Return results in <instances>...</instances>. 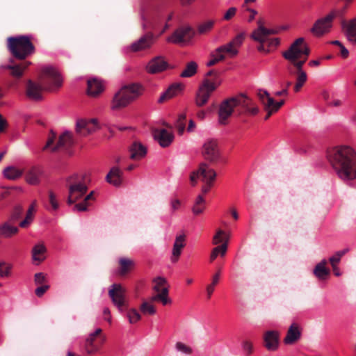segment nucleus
Segmentation results:
<instances>
[{"instance_id": "f257e3e1", "label": "nucleus", "mask_w": 356, "mask_h": 356, "mask_svg": "<svg viewBox=\"0 0 356 356\" xmlns=\"http://www.w3.org/2000/svg\"><path fill=\"white\" fill-rule=\"evenodd\" d=\"M8 49L14 58L20 60L15 61L13 58L9 60V63L2 67L10 71L12 76L16 79L21 78L24 72L31 64L25 59L35 53V47L29 35H19L10 37L7 39Z\"/></svg>"}, {"instance_id": "f03ea898", "label": "nucleus", "mask_w": 356, "mask_h": 356, "mask_svg": "<svg viewBox=\"0 0 356 356\" xmlns=\"http://www.w3.org/2000/svg\"><path fill=\"white\" fill-rule=\"evenodd\" d=\"M327 159L337 176L343 181L356 178V152L350 146H338L327 151Z\"/></svg>"}, {"instance_id": "7ed1b4c3", "label": "nucleus", "mask_w": 356, "mask_h": 356, "mask_svg": "<svg viewBox=\"0 0 356 356\" xmlns=\"http://www.w3.org/2000/svg\"><path fill=\"white\" fill-rule=\"evenodd\" d=\"M39 82L28 81L26 94L29 99L35 101L41 100L43 90L52 92L57 90L61 87L63 80L59 73L54 68L47 67L42 70Z\"/></svg>"}, {"instance_id": "20e7f679", "label": "nucleus", "mask_w": 356, "mask_h": 356, "mask_svg": "<svg viewBox=\"0 0 356 356\" xmlns=\"http://www.w3.org/2000/svg\"><path fill=\"white\" fill-rule=\"evenodd\" d=\"M143 86L136 83L122 86L113 95L111 109L116 111L128 106L143 95Z\"/></svg>"}, {"instance_id": "39448f33", "label": "nucleus", "mask_w": 356, "mask_h": 356, "mask_svg": "<svg viewBox=\"0 0 356 356\" xmlns=\"http://www.w3.org/2000/svg\"><path fill=\"white\" fill-rule=\"evenodd\" d=\"M90 179L87 174H75L66 179L68 188L67 203L68 205L75 204L86 194Z\"/></svg>"}, {"instance_id": "423d86ee", "label": "nucleus", "mask_w": 356, "mask_h": 356, "mask_svg": "<svg viewBox=\"0 0 356 356\" xmlns=\"http://www.w3.org/2000/svg\"><path fill=\"white\" fill-rule=\"evenodd\" d=\"M309 49L305 43L303 38L296 40L289 49L282 53L283 57L290 61L296 72L303 71L302 66L309 55Z\"/></svg>"}, {"instance_id": "0eeeda50", "label": "nucleus", "mask_w": 356, "mask_h": 356, "mask_svg": "<svg viewBox=\"0 0 356 356\" xmlns=\"http://www.w3.org/2000/svg\"><path fill=\"white\" fill-rule=\"evenodd\" d=\"M216 175V171L211 168L207 163H202L200 164L198 169L191 174L190 180L192 185L195 186L197 179L201 178V180L204 183V185L202 187V192L207 194L213 186Z\"/></svg>"}, {"instance_id": "6e6552de", "label": "nucleus", "mask_w": 356, "mask_h": 356, "mask_svg": "<svg viewBox=\"0 0 356 356\" xmlns=\"http://www.w3.org/2000/svg\"><path fill=\"white\" fill-rule=\"evenodd\" d=\"M245 101L243 95L225 99L220 104L218 111L219 122L221 124H226L234 109L239 114L240 106H247Z\"/></svg>"}, {"instance_id": "1a4fd4ad", "label": "nucleus", "mask_w": 356, "mask_h": 356, "mask_svg": "<svg viewBox=\"0 0 356 356\" xmlns=\"http://www.w3.org/2000/svg\"><path fill=\"white\" fill-rule=\"evenodd\" d=\"M56 138V134L51 131L46 145L43 147V150L50 149L51 152H55L60 149H67L71 147L74 144L72 133L69 131H65L63 134L59 136L58 140L56 145H54Z\"/></svg>"}, {"instance_id": "9d476101", "label": "nucleus", "mask_w": 356, "mask_h": 356, "mask_svg": "<svg viewBox=\"0 0 356 356\" xmlns=\"http://www.w3.org/2000/svg\"><path fill=\"white\" fill-rule=\"evenodd\" d=\"M154 286L152 287L155 294L152 296V302H161L163 305H169L172 302L168 296L169 289L167 280L163 277H157L153 280Z\"/></svg>"}, {"instance_id": "9b49d317", "label": "nucleus", "mask_w": 356, "mask_h": 356, "mask_svg": "<svg viewBox=\"0 0 356 356\" xmlns=\"http://www.w3.org/2000/svg\"><path fill=\"white\" fill-rule=\"evenodd\" d=\"M218 84L216 82L209 80L208 78L204 79L195 95V103L196 106L202 107L207 104L212 92L216 90Z\"/></svg>"}, {"instance_id": "f8f14e48", "label": "nucleus", "mask_w": 356, "mask_h": 356, "mask_svg": "<svg viewBox=\"0 0 356 356\" xmlns=\"http://www.w3.org/2000/svg\"><path fill=\"white\" fill-rule=\"evenodd\" d=\"M108 296L113 305L118 307L120 312H122L124 308H128L127 289L120 284H113L108 291Z\"/></svg>"}, {"instance_id": "ddd939ff", "label": "nucleus", "mask_w": 356, "mask_h": 356, "mask_svg": "<svg viewBox=\"0 0 356 356\" xmlns=\"http://www.w3.org/2000/svg\"><path fill=\"white\" fill-rule=\"evenodd\" d=\"M143 29L156 30L161 23L160 14L155 10L146 6L141 10Z\"/></svg>"}, {"instance_id": "4468645a", "label": "nucleus", "mask_w": 356, "mask_h": 356, "mask_svg": "<svg viewBox=\"0 0 356 356\" xmlns=\"http://www.w3.org/2000/svg\"><path fill=\"white\" fill-rule=\"evenodd\" d=\"M202 155L211 163H216L220 159L218 143L215 139H209L203 145Z\"/></svg>"}, {"instance_id": "2eb2a0df", "label": "nucleus", "mask_w": 356, "mask_h": 356, "mask_svg": "<svg viewBox=\"0 0 356 356\" xmlns=\"http://www.w3.org/2000/svg\"><path fill=\"white\" fill-rule=\"evenodd\" d=\"M335 17L336 14L332 12L325 17L318 19L311 29V32L316 36H321L329 32L332 26V21Z\"/></svg>"}, {"instance_id": "dca6fc26", "label": "nucleus", "mask_w": 356, "mask_h": 356, "mask_svg": "<svg viewBox=\"0 0 356 356\" xmlns=\"http://www.w3.org/2000/svg\"><path fill=\"white\" fill-rule=\"evenodd\" d=\"M154 42V35L152 32L148 31L130 45V50L134 52H138L148 49L151 48Z\"/></svg>"}, {"instance_id": "f3484780", "label": "nucleus", "mask_w": 356, "mask_h": 356, "mask_svg": "<svg viewBox=\"0 0 356 356\" xmlns=\"http://www.w3.org/2000/svg\"><path fill=\"white\" fill-rule=\"evenodd\" d=\"M102 332V329L98 328L94 332L91 333L86 339L84 348L88 354L93 355L99 350L101 344L104 342V339L98 343L97 342V337L100 335Z\"/></svg>"}, {"instance_id": "a211bd4d", "label": "nucleus", "mask_w": 356, "mask_h": 356, "mask_svg": "<svg viewBox=\"0 0 356 356\" xmlns=\"http://www.w3.org/2000/svg\"><path fill=\"white\" fill-rule=\"evenodd\" d=\"M99 128L96 119L80 120L76 123V132L81 136H86Z\"/></svg>"}, {"instance_id": "6ab92c4d", "label": "nucleus", "mask_w": 356, "mask_h": 356, "mask_svg": "<svg viewBox=\"0 0 356 356\" xmlns=\"http://www.w3.org/2000/svg\"><path fill=\"white\" fill-rule=\"evenodd\" d=\"M129 158L134 161H140L143 159L147 153V149L139 140L133 141L128 147Z\"/></svg>"}, {"instance_id": "aec40b11", "label": "nucleus", "mask_w": 356, "mask_h": 356, "mask_svg": "<svg viewBox=\"0 0 356 356\" xmlns=\"http://www.w3.org/2000/svg\"><path fill=\"white\" fill-rule=\"evenodd\" d=\"M257 29L254 30L251 34V38L254 41L261 42L265 36H270V35L278 33L277 29L266 28L261 19L257 21Z\"/></svg>"}, {"instance_id": "412c9836", "label": "nucleus", "mask_w": 356, "mask_h": 356, "mask_svg": "<svg viewBox=\"0 0 356 356\" xmlns=\"http://www.w3.org/2000/svg\"><path fill=\"white\" fill-rule=\"evenodd\" d=\"M154 140H156L162 147H168L174 140V135L164 129H154L152 131Z\"/></svg>"}, {"instance_id": "4be33fe9", "label": "nucleus", "mask_w": 356, "mask_h": 356, "mask_svg": "<svg viewBox=\"0 0 356 356\" xmlns=\"http://www.w3.org/2000/svg\"><path fill=\"white\" fill-rule=\"evenodd\" d=\"M342 31L346 39L352 44H356V17L348 21L341 22Z\"/></svg>"}, {"instance_id": "5701e85b", "label": "nucleus", "mask_w": 356, "mask_h": 356, "mask_svg": "<svg viewBox=\"0 0 356 356\" xmlns=\"http://www.w3.org/2000/svg\"><path fill=\"white\" fill-rule=\"evenodd\" d=\"M193 35L191 28L181 27L174 32L168 40L173 43L184 42L189 40Z\"/></svg>"}, {"instance_id": "b1692460", "label": "nucleus", "mask_w": 356, "mask_h": 356, "mask_svg": "<svg viewBox=\"0 0 356 356\" xmlns=\"http://www.w3.org/2000/svg\"><path fill=\"white\" fill-rule=\"evenodd\" d=\"M264 346L268 350L275 351L279 346V332L275 330H268L264 334Z\"/></svg>"}, {"instance_id": "393cba45", "label": "nucleus", "mask_w": 356, "mask_h": 356, "mask_svg": "<svg viewBox=\"0 0 356 356\" xmlns=\"http://www.w3.org/2000/svg\"><path fill=\"white\" fill-rule=\"evenodd\" d=\"M301 337V328L296 323H293L289 327L286 335L284 339V343L286 345H292L296 343Z\"/></svg>"}, {"instance_id": "a878e982", "label": "nucleus", "mask_w": 356, "mask_h": 356, "mask_svg": "<svg viewBox=\"0 0 356 356\" xmlns=\"http://www.w3.org/2000/svg\"><path fill=\"white\" fill-rule=\"evenodd\" d=\"M167 67L168 63L163 58L156 56L149 62L147 66V70L151 74H155L165 70Z\"/></svg>"}, {"instance_id": "bb28decb", "label": "nucleus", "mask_w": 356, "mask_h": 356, "mask_svg": "<svg viewBox=\"0 0 356 356\" xmlns=\"http://www.w3.org/2000/svg\"><path fill=\"white\" fill-rule=\"evenodd\" d=\"M186 236L184 234L177 236L172 248L171 261L176 263L181 254L182 249L185 247Z\"/></svg>"}, {"instance_id": "cd10ccee", "label": "nucleus", "mask_w": 356, "mask_h": 356, "mask_svg": "<svg viewBox=\"0 0 356 356\" xmlns=\"http://www.w3.org/2000/svg\"><path fill=\"white\" fill-rule=\"evenodd\" d=\"M122 174L118 167H113L106 176V181L114 186H120L122 181Z\"/></svg>"}, {"instance_id": "c85d7f7f", "label": "nucleus", "mask_w": 356, "mask_h": 356, "mask_svg": "<svg viewBox=\"0 0 356 356\" xmlns=\"http://www.w3.org/2000/svg\"><path fill=\"white\" fill-rule=\"evenodd\" d=\"M183 85L181 83H174L171 85L159 97V103H163L171 98L177 95L182 90Z\"/></svg>"}, {"instance_id": "c756f323", "label": "nucleus", "mask_w": 356, "mask_h": 356, "mask_svg": "<svg viewBox=\"0 0 356 356\" xmlns=\"http://www.w3.org/2000/svg\"><path fill=\"white\" fill-rule=\"evenodd\" d=\"M290 74L296 76V82L293 86L295 92L300 90L307 80V75L305 71L296 72L292 67L288 68Z\"/></svg>"}, {"instance_id": "7c9ffc66", "label": "nucleus", "mask_w": 356, "mask_h": 356, "mask_svg": "<svg viewBox=\"0 0 356 356\" xmlns=\"http://www.w3.org/2000/svg\"><path fill=\"white\" fill-rule=\"evenodd\" d=\"M104 90V86L101 81L97 79H92L88 81V94L92 97H96Z\"/></svg>"}, {"instance_id": "2f4dec72", "label": "nucleus", "mask_w": 356, "mask_h": 356, "mask_svg": "<svg viewBox=\"0 0 356 356\" xmlns=\"http://www.w3.org/2000/svg\"><path fill=\"white\" fill-rule=\"evenodd\" d=\"M119 270L118 274L120 276L126 275L135 266L134 260L127 258L121 257L119 259Z\"/></svg>"}, {"instance_id": "473e14b6", "label": "nucleus", "mask_w": 356, "mask_h": 356, "mask_svg": "<svg viewBox=\"0 0 356 356\" xmlns=\"http://www.w3.org/2000/svg\"><path fill=\"white\" fill-rule=\"evenodd\" d=\"M257 95L261 96L263 99L266 101L274 111L276 112L284 104V100L275 102V99L270 96V94L265 90H259Z\"/></svg>"}, {"instance_id": "72a5a7b5", "label": "nucleus", "mask_w": 356, "mask_h": 356, "mask_svg": "<svg viewBox=\"0 0 356 356\" xmlns=\"http://www.w3.org/2000/svg\"><path fill=\"white\" fill-rule=\"evenodd\" d=\"M95 191H92L88 195H85L83 200L81 202L75 204L73 210L76 211H88V207L90 205V201L95 200Z\"/></svg>"}, {"instance_id": "f704fd0d", "label": "nucleus", "mask_w": 356, "mask_h": 356, "mask_svg": "<svg viewBox=\"0 0 356 356\" xmlns=\"http://www.w3.org/2000/svg\"><path fill=\"white\" fill-rule=\"evenodd\" d=\"M327 261L325 259L322 260L318 263L314 269V275L321 280H325L330 275V270L325 267Z\"/></svg>"}, {"instance_id": "c9c22d12", "label": "nucleus", "mask_w": 356, "mask_h": 356, "mask_svg": "<svg viewBox=\"0 0 356 356\" xmlns=\"http://www.w3.org/2000/svg\"><path fill=\"white\" fill-rule=\"evenodd\" d=\"M41 173L42 172L39 168L33 167L26 173V181L29 184L37 185L40 183V176Z\"/></svg>"}, {"instance_id": "e433bc0d", "label": "nucleus", "mask_w": 356, "mask_h": 356, "mask_svg": "<svg viewBox=\"0 0 356 356\" xmlns=\"http://www.w3.org/2000/svg\"><path fill=\"white\" fill-rule=\"evenodd\" d=\"M47 252V248L43 243L36 244L32 250V258L33 261L40 263L45 259L44 254Z\"/></svg>"}, {"instance_id": "4c0bfd02", "label": "nucleus", "mask_w": 356, "mask_h": 356, "mask_svg": "<svg viewBox=\"0 0 356 356\" xmlns=\"http://www.w3.org/2000/svg\"><path fill=\"white\" fill-rule=\"evenodd\" d=\"M18 228L6 222L0 225V237L10 238L18 232Z\"/></svg>"}, {"instance_id": "58836bf2", "label": "nucleus", "mask_w": 356, "mask_h": 356, "mask_svg": "<svg viewBox=\"0 0 356 356\" xmlns=\"http://www.w3.org/2000/svg\"><path fill=\"white\" fill-rule=\"evenodd\" d=\"M23 174V170L14 166H9L4 169L3 175L8 179L15 180L19 178Z\"/></svg>"}, {"instance_id": "ea45409f", "label": "nucleus", "mask_w": 356, "mask_h": 356, "mask_svg": "<svg viewBox=\"0 0 356 356\" xmlns=\"http://www.w3.org/2000/svg\"><path fill=\"white\" fill-rule=\"evenodd\" d=\"M258 42L259 43V45L257 47L258 51L260 52H268L269 50L265 47V43L268 42V47H276L279 44L280 40L278 38L270 39L269 36H265L263 38V41Z\"/></svg>"}, {"instance_id": "a19ab883", "label": "nucleus", "mask_w": 356, "mask_h": 356, "mask_svg": "<svg viewBox=\"0 0 356 356\" xmlns=\"http://www.w3.org/2000/svg\"><path fill=\"white\" fill-rule=\"evenodd\" d=\"M197 70V65L195 61H191L188 63L186 67L180 74V76L182 78H189L195 75Z\"/></svg>"}, {"instance_id": "79ce46f5", "label": "nucleus", "mask_w": 356, "mask_h": 356, "mask_svg": "<svg viewBox=\"0 0 356 356\" xmlns=\"http://www.w3.org/2000/svg\"><path fill=\"white\" fill-rule=\"evenodd\" d=\"M244 98L245 99V103L247 104L246 106H240L239 115L248 113L251 115H257L259 112V108L257 106L252 105V102L251 99L244 95Z\"/></svg>"}, {"instance_id": "37998d69", "label": "nucleus", "mask_w": 356, "mask_h": 356, "mask_svg": "<svg viewBox=\"0 0 356 356\" xmlns=\"http://www.w3.org/2000/svg\"><path fill=\"white\" fill-rule=\"evenodd\" d=\"M205 209V200L203 196L199 195L195 202V204L193 207V212L195 215H199L202 213Z\"/></svg>"}, {"instance_id": "c03bdc74", "label": "nucleus", "mask_w": 356, "mask_h": 356, "mask_svg": "<svg viewBox=\"0 0 356 356\" xmlns=\"http://www.w3.org/2000/svg\"><path fill=\"white\" fill-rule=\"evenodd\" d=\"M348 252V248L341 251H338L334 254V255L330 258V262L332 267V270H337V264L338 263H339L341 258Z\"/></svg>"}, {"instance_id": "a18cd8bd", "label": "nucleus", "mask_w": 356, "mask_h": 356, "mask_svg": "<svg viewBox=\"0 0 356 356\" xmlns=\"http://www.w3.org/2000/svg\"><path fill=\"white\" fill-rule=\"evenodd\" d=\"M218 51H222L224 54H227L228 56L233 57L238 54V50L236 49L230 42L218 47Z\"/></svg>"}, {"instance_id": "49530a36", "label": "nucleus", "mask_w": 356, "mask_h": 356, "mask_svg": "<svg viewBox=\"0 0 356 356\" xmlns=\"http://www.w3.org/2000/svg\"><path fill=\"white\" fill-rule=\"evenodd\" d=\"M175 348L177 352L181 353L185 355H190L193 353L192 348L190 346L181 341H177L175 343Z\"/></svg>"}, {"instance_id": "de8ad7c7", "label": "nucleus", "mask_w": 356, "mask_h": 356, "mask_svg": "<svg viewBox=\"0 0 356 356\" xmlns=\"http://www.w3.org/2000/svg\"><path fill=\"white\" fill-rule=\"evenodd\" d=\"M227 245L226 243L213 248L210 256L211 261H213L219 254H220L221 256H224L227 252Z\"/></svg>"}, {"instance_id": "09e8293b", "label": "nucleus", "mask_w": 356, "mask_h": 356, "mask_svg": "<svg viewBox=\"0 0 356 356\" xmlns=\"http://www.w3.org/2000/svg\"><path fill=\"white\" fill-rule=\"evenodd\" d=\"M214 24V21L208 20L200 24L197 26V31L200 34H205L209 32Z\"/></svg>"}, {"instance_id": "8fccbe9b", "label": "nucleus", "mask_w": 356, "mask_h": 356, "mask_svg": "<svg viewBox=\"0 0 356 356\" xmlns=\"http://www.w3.org/2000/svg\"><path fill=\"white\" fill-rule=\"evenodd\" d=\"M229 237L225 234L224 231L218 229L216 234L213 236V243L216 245L220 243L224 242V243H228Z\"/></svg>"}, {"instance_id": "3c124183", "label": "nucleus", "mask_w": 356, "mask_h": 356, "mask_svg": "<svg viewBox=\"0 0 356 356\" xmlns=\"http://www.w3.org/2000/svg\"><path fill=\"white\" fill-rule=\"evenodd\" d=\"M186 119V114L185 113L179 115L177 120L176 127L179 135H182L185 130V122Z\"/></svg>"}, {"instance_id": "603ef678", "label": "nucleus", "mask_w": 356, "mask_h": 356, "mask_svg": "<svg viewBox=\"0 0 356 356\" xmlns=\"http://www.w3.org/2000/svg\"><path fill=\"white\" fill-rule=\"evenodd\" d=\"M127 317L130 323H135L141 318L139 312L135 309H131L127 312Z\"/></svg>"}, {"instance_id": "864d4df0", "label": "nucleus", "mask_w": 356, "mask_h": 356, "mask_svg": "<svg viewBox=\"0 0 356 356\" xmlns=\"http://www.w3.org/2000/svg\"><path fill=\"white\" fill-rule=\"evenodd\" d=\"M140 311L144 314H148L153 315L156 313V309L154 305L149 304L147 302H143L140 305Z\"/></svg>"}, {"instance_id": "5fc2aeb1", "label": "nucleus", "mask_w": 356, "mask_h": 356, "mask_svg": "<svg viewBox=\"0 0 356 356\" xmlns=\"http://www.w3.org/2000/svg\"><path fill=\"white\" fill-rule=\"evenodd\" d=\"M258 97L264 106V109L265 111H266V115L264 118L265 120H267L274 113H276L275 111L273 110V108L268 104L266 103V100H263V98H261V96L258 95Z\"/></svg>"}, {"instance_id": "6e6d98bb", "label": "nucleus", "mask_w": 356, "mask_h": 356, "mask_svg": "<svg viewBox=\"0 0 356 356\" xmlns=\"http://www.w3.org/2000/svg\"><path fill=\"white\" fill-rule=\"evenodd\" d=\"M245 39V33H238L235 38H233L232 40H231L229 42L236 47V49H238L241 44L243 42V40Z\"/></svg>"}, {"instance_id": "4d7b16f0", "label": "nucleus", "mask_w": 356, "mask_h": 356, "mask_svg": "<svg viewBox=\"0 0 356 356\" xmlns=\"http://www.w3.org/2000/svg\"><path fill=\"white\" fill-rule=\"evenodd\" d=\"M22 213H23L22 207L20 205L15 206L12 212L11 216H10V220L13 221L17 220L21 217Z\"/></svg>"}, {"instance_id": "13d9d810", "label": "nucleus", "mask_w": 356, "mask_h": 356, "mask_svg": "<svg viewBox=\"0 0 356 356\" xmlns=\"http://www.w3.org/2000/svg\"><path fill=\"white\" fill-rule=\"evenodd\" d=\"M10 266L5 262H0V277H8L10 275Z\"/></svg>"}, {"instance_id": "bf43d9fd", "label": "nucleus", "mask_w": 356, "mask_h": 356, "mask_svg": "<svg viewBox=\"0 0 356 356\" xmlns=\"http://www.w3.org/2000/svg\"><path fill=\"white\" fill-rule=\"evenodd\" d=\"M49 202L54 210L58 209L59 204L57 202L56 196L52 191H49Z\"/></svg>"}, {"instance_id": "052dcab7", "label": "nucleus", "mask_w": 356, "mask_h": 356, "mask_svg": "<svg viewBox=\"0 0 356 356\" xmlns=\"http://www.w3.org/2000/svg\"><path fill=\"white\" fill-rule=\"evenodd\" d=\"M242 347L243 350L247 353V355H250L253 352V345L251 341L248 340H245L242 343Z\"/></svg>"}, {"instance_id": "680f3d73", "label": "nucleus", "mask_w": 356, "mask_h": 356, "mask_svg": "<svg viewBox=\"0 0 356 356\" xmlns=\"http://www.w3.org/2000/svg\"><path fill=\"white\" fill-rule=\"evenodd\" d=\"M34 215L26 213L25 219L19 223V226L22 228L27 227L32 222Z\"/></svg>"}, {"instance_id": "e2e57ef3", "label": "nucleus", "mask_w": 356, "mask_h": 356, "mask_svg": "<svg viewBox=\"0 0 356 356\" xmlns=\"http://www.w3.org/2000/svg\"><path fill=\"white\" fill-rule=\"evenodd\" d=\"M237 9L235 7L229 8L225 13L223 19L226 21L230 20L236 13Z\"/></svg>"}, {"instance_id": "0e129e2a", "label": "nucleus", "mask_w": 356, "mask_h": 356, "mask_svg": "<svg viewBox=\"0 0 356 356\" xmlns=\"http://www.w3.org/2000/svg\"><path fill=\"white\" fill-rule=\"evenodd\" d=\"M211 56L216 57L218 62L225 58V55L222 51H218V48H217L214 52L211 53Z\"/></svg>"}, {"instance_id": "69168bd1", "label": "nucleus", "mask_w": 356, "mask_h": 356, "mask_svg": "<svg viewBox=\"0 0 356 356\" xmlns=\"http://www.w3.org/2000/svg\"><path fill=\"white\" fill-rule=\"evenodd\" d=\"M8 127V123L7 120L3 117L2 115L0 114V132H4Z\"/></svg>"}, {"instance_id": "338daca9", "label": "nucleus", "mask_w": 356, "mask_h": 356, "mask_svg": "<svg viewBox=\"0 0 356 356\" xmlns=\"http://www.w3.org/2000/svg\"><path fill=\"white\" fill-rule=\"evenodd\" d=\"M48 289H49V286L48 285H44V286L38 287L35 289V293L37 296L41 297L47 291V290Z\"/></svg>"}, {"instance_id": "774afa93", "label": "nucleus", "mask_w": 356, "mask_h": 356, "mask_svg": "<svg viewBox=\"0 0 356 356\" xmlns=\"http://www.w3.org/2000/svg\"><path fill=\"white\" fill-rule=\"evenodd\" d=\"M44 280L45 277L42 273H38L35 274V282L36 284H42Z\"/></svg>"}]
</instances>
